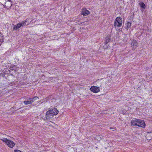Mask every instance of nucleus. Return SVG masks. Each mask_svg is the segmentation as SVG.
<instances>
[{
	"label": "nucleus",
	"instance_id": "nucleus-1",
	"mask_svg": "<svg viewBox=\"0 0 152 152\" xmlns=\"http://www.w3.org/2000/svg\"><path fill=\"white\" fill-rule=\"evenodd\" d=\"M27 19L26 20L19 22L16 25L14 26L13 28V30L16 31L22 27L28 25L29 24V23L27 24H26V23L27 22Z\"/></svg>",
	"mask_w": 152,
	"mask_h": 152
},
{
	"label": "nucleus",
	"instance_id": "nucleus-2",
	"mask_svg": "<svg viewBox=\"0 0 152 152\" xmlns=\"http://www.w3.org/2000/svg\"><path fill=\"white\" fill-rule=\"evenodd\" d=\"M122 18L121 17H118L116 18L115 19L114 27L115 28L117 27H121L122 25Z\"/></svg>",
	"mask_w": 152,
	"mask_h": 152
},
{
	"label": "nucleus",
	"instance_id": "nucleus-3",
	"mask_svg": "<svg viewBox=\"0 0 152 152\" xmlns=\"http://www.w3.org/2000/svg\"><path fill=\"white\" fill-rule=\"evenodd\" d=\"M51 111L50 109L46 113L45 117L47 119L49 120L51 118H53L54 115L53 114V113Z\"/></svg>",
	"mask_w": 152,
	"mask_h": 152
},
{
	"label": "nucleus",
	"instance_id": "nucleus-4",
	"mask_svg": "<svg viewBox=\"0 0 152 152\" xmlns=\"http://www.w3.org/2000/svg\"><path fill=\"white\" fill-rule=\"evenodd\" d=\"M136 120L137 121V126L145 128V123L144 120L137 119Z\"/></svg>",
	"mask_w": 152,
	"mask_h": 152
},
{
	"label": "nucleus",
	"instance_id": "nucleus-5",
	"mask_svg": "<svg viewBox=\"0 0 152 152\" xmlns=\"http://www.w3.org/2000/svg\"><path fill=\"white\" fill-rule=\"evenodd\" d=\"M90 90L91 91L96 93L99 92L100 88L99 87L93 86L91 87Z\"/></svg>",
	"mask_w": 152,
	"mask_h": 152
},
{
	"label": "nucleus",
	"instance_id": "nucleus-6",
	"mask_svg": "<svg viewBox=\"0 0 152 152\" xmlns=\"http://www.w3.org/2000/svg\"><path fill=\"white\" fill-rule=\"evenodd\" d=\"M12 2L11 0H8L6 1L5 3L4 7L7 10L10 9L12 6Z\"/></svg>",
	"mask_w": 152,
	"mask_h": 152
},
{
	"label": "nucleus",
	"instance_id": "nucleus-7",
	"mask_svg": "<svg viewBox=\"0 0 152 152\" xmlns=\"http://www.w3.org/2000/svg\"><path fill=\"white\" fill-rule=\"evenodd\" d=\"M104 40L105 41L104 45L105 46L106 45V46L104 48V49H107L109 46V45H107L111 40V37L110 35H107L105 38Z\"/></svg>",
	"mask_w": 152,
	"mask_h": 152
},
{
	"label": "nucleus",
	"instance_id": "nucleus-8",
	"mask_svg": "<svg viewBox=\"0 0 152 152\" xmlns=\"http://www.w3.org/2000/svg\"><path fill=\"white\" fill-rule=\"evenodd\" d=\"M8 72L10 73V70H8V71L5 70L4 71H2L0 73V75L2 77H4L7 79V77H8V75L9 74V73Z\"/></svg>",
	"mask_w": 152,
	"mask_h": 152
},
{
	"label": "nucleus",
	"instance_id": "nucleus-9",
	"mask_svg": "<svg viewBox=\"0 0 152 152\" xmlns=\"http://www.w3.org/2000/svg\"><path fill=\"white\" fill-rule=\"evenodd\" d=\"M81 13V15H83L84 16H85L90 14V12L88 10L85 8L83 9L82 10Z\"/></svg>",
	"mask_w": 152,
	"mask_h": 152
},
{
	"label": "nucleus",
	"instance_id": "nucleus-10",
	"mask_svg": "<svg viewBox=\"0 0 152 152\" xmlns=\"http://www.w3.org/2000/svg\"><path fill=\"white\" fill-rule=\"evenodd\" d=\"M6 144L8 147L11 148H13L15 145L14 142L9 140V141H7Z\"/></svg>",
	"mask_w": 152,
	"mask_h": 152
},
{
	"label": "nucleus",
	"instance_id": "nucleus-11",
	"mask_svg": "<svg viewBox=\"0 0 152 152\" xmlns=\"http://www.w3.org/2000/svg\"><path fill=\"white\" fill-rule=\"evenodd\" d=\"M139 4L141 9V10L142 12H143V10L146 8V7L144 3L142 1H140L139 3Z\"/></svg>",
	"mask_w": 152,
	"mask_h": 152
},
{
	"label": "nucleus",
	"instance_id": "nucleus-12",
	"mask_svg": "<svg viewBox=\"0 0 152 152\" xmlns=\"http://www.w3.org/2000/svg\"><path fill=\"white\" fill-rule=\"evenodd\" d=\"M51 111L53 113V115H56L58 114L59 113V111L56 108H54L50 109Z\"/></svg>",
	"mask_w": 152,
	"mask_h": 152
},
{
	"label": "nucleus",
	"instance_id": "nucleus-13",
	"mask_svg": "<svg viewBox=\"0 0 152 152\" xmlns=\"http://www.w3.org/2000/svg\"><path fill=\"white\" fill-rule=\"evenodd\" d=\"M136 118H134V119L132 120L131 121V124L132 126H137V121Z\"/></svg>",
	"mask_w": 152,
	"mask_h": 152
},
{
	"label": "nucleus",
	"instance_id": "nucleus-14",
	"mask_svg": "<svg viewBox=\"0 0 152 152\" xmlns=\"http://www.w3.org/2000/svg\"><path fill=\"white\" fill-rule=\"evenodd\" d=\"M131 45L133 48H135L137 47L138 43L136 40L134 39L131 43Z\"/></svg>",
	"mask_w": 152,
	"mask_h": 152
},
{
	"label": "nucleus",
	"instance_id": "nucleus-15",
	"mask_svg": "<svg viewBox=\"0 0 152 152\" xmlns=\"http://www.w3.org/2000/svg\"><path fill=\"white\" fill-rule=\"evenodd\" d=\"M39 98L37 96H35L32 98H29L28 99V100H30L31 101V103H32L34 102L35 101L37 100V99H38Z\"/></svg>",
	"mask_w": 152,
	"mask_h": 152
},
{
	"label": "nucleus",
	"instance_id": "nucleus-16",
	"mask_svg": "<svg viewBox=\"0 0 152 152\" xmlns=\"http://www.w3.org/2000/svg\"><path fill=\"white\" fill-rule=\"evenodd\" d=\"M132 23L131 22L128 21L127 23H126L125 29L128 30V28L131 27Z\"/></svg>",
	"mask_w": 152,
	"mask_h": 152
},
{
	"label": "nucleus",
	"instance_id": "nucleus-17",
	"mask_svg": "<svg viewBox=\"0 0 152 152\" xmlns=\"http://www.w3.org/2000/svg\"><path fill=\"white\" fill-rule=\"evenodd\" d=\"M102 135H96L95 137V140H97L98 141H99L102 138Z\"/></svg>",
	"mask_w": 152,
	"mask_h": 152
},
{
	"label": "nucleus",
	"instance_id": "nucleus-18",
	"mask_svg": "<svg viewBox=\"0 0 152 152\" xmlns=\"http://www.w3.org/2000/svg\"><path fill=\"white\" fill-rule=\"evenodd\" d=\"M1 140L3 142L5 143L6 144L7 141H9V139H7V138H3V139H1Z\"/></svg>",
	"mask_w": 152,
	"mask_h": 152
},
{
	"label": "nucleus",
	"instance_id": "nucleus-19",
	"mask_svg": "<svg viewBox=\"0 0 152 152\" xmlns=\"http://www.w3.org/2000/svg\"><path fill=\"white\" fill-rule=\"evenodd\" d=\"M23 103L26 105H27L31 104V101L29 100L26 101H24L23 102Z\"/></svg>",
	"mask_w": 152,
	"mask_h": 152
},
{
	"label": "nucleus",
	"instance_id": "nucleus-20",
	"mask_svg": "<svg viewBox=\"0 0 152 152\" xmlns=\"http://www.w3.org/2000/svg\"><path fill=\"white\" fill-rule=\"evenodd\" d=\"M4 42V38H3L2 39H0V46L1 45L2 43Z\"/></svg>",
	"mask_w": 152,
	"mask_h": 152
},
{
	"label": "nucleus",
	"instance_id": "nucleus-21",
	"mask_svg": "<svg viewBox=\"0 0 152 152\" xmlns=\"http://www.w3.org/2000/svg\"><path fill=\"white\" fill-rule=\"evenodd\" d=\"M14 81H12L11 82H10V83L9 85H14V84H15V83H14Z\"/></svg>",
	"mask_w": 152,
	"mask_h": 152
},
{
	"label": "nucleus",
	"instance_id": "nucleus-22",
	"mask_svg": "<svg viewBox=\"0 0 152 152\" xmlns=\"http://www.w3.org/2000/svg\"><path fill=\"white\" fill-rule=\"evenodd\" d=\"M15 66H14L13 67H11L10 68V70H14V69H15Z\"/></svg>",
	"mask_w": 152,
	"mask_h": 152
},
{
	"label": "nucleus",
	"instance_id": "nucleus-23",
	"mask_svg": "<svg viewBox=\"0 0 152 152\" xmlns=\"http://www.w3.org/2000/svg\"><path fill=\"white\" fill-rule=\"evenodd\" d=\"M14 152H21L20 150L15 149L14 150Z\"/></svg>",
	"mask_w": 152,
	"mask_h": 152
},
{
	"label": "nucleus",
	"instance_id": "nucleus-24",
	"mask_svg": "<svg viewBox=\"0 0 152 152\" xmlns=\"http://www.w3.org/2000/svg\"><path fill=\"white\" fill-rule=\"evenodd\" d=\"M12 109H16V110H18V109L16 108V107H12Z\"/></svg>",
	"mask_w": 152,
	"mask_h": 152
},
{
	"label": "nucleus",
	"instance_id": "nucleus-25",
	"mask_svg": "<svg viewBox=\"0 0 152 152\" xmlns=\"http://www.w3.org/2000/svg\"><path fill=\"white\" fill-rule=\"evenodd\" d=\"M0 36L1 38H3L4 36L3 35V34L1 32V34H0Z\"/></svg>",
	"mask_w": 152,
	"mask_h": 152
},
{
	"label": "nucleus",
	"instance_id": "nucleus-26",
	"mask_svg": "<svg viewBox=\"0 0 152 152\" xmlns=\"http://www.w3.org/2000/svg\"><path fill=\"white\" fill-rule=\"evenodd\" d=\"M146 133H152V131H147V132H146Z\"/></svg>",
	"mask_w": 152,
	"mask_h": 152
},
{
	"label": "nucleus",
	"instance_id": "nucleus-27",
	"mask_svg": "<svg viewBox=\"0 0 152 152\" xmlns=\"http://www.w3.org/2000/svg\"><path fill=\"white\" fill-rule=\"evenodd\" d=\"M8 80L9 81H10V80H9V79H8Z\"/></svg>",
	"mask_w": 152,
	"mask_h": 152
},
{
	"label": "nucleus",
	"instance_id": "nucleus-28",
	"mask_svg": "<svg viewBox=\"0 0 152 152\" xmlns=\"http://www.w3.org/2000/svg\"><path fill=\"white\" fill-rule=\"evenodd\" d=\"M11 75L13 76V75L12 74H11Z\"/></svg>",
	"mask_w": 152,
	"mask_h": 152
},
{
	"label": "nucleus",
	"instance_id": "nucleus-29",
	"mask_svg": "<svg viewBox=\"0 0 152 152\" xmlns=\"http://www.w3.org/2000/svg\"><path fill=\"white\" fill-rule=\"evenodd\" d=\"M125 113H126V112H125V113H124V115H125Z\"/></svg>",
	"mask_w": 152,
	"mask_h": 152
},
{
	"label": "nucleus",
	"instance_id": "nucleus-30",
	"mask_svg": "<svg viewBox=\"0 0 152 152\" xmlns=\"http://www.w3.org/2000/svg\"><path fill=\"white\" fill-rule=\"evenodd\" d=\"M1 34V32H0V34Z\"/></svg>",
	"mask_w": 152,
	"mask_h": 152
}]
</instances>
